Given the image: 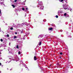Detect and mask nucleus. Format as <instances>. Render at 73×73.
Here are the masks:
<instances>
[{
	"instance_id": "obj_11",
	"label": "nucleus",
	"mask_w": 73,
	"mask_h": 73,
	"mask_svg": "<svg viewBox=\"0 0 73 73\" xmlns=\"http://www.w3.org/2000/svg\"><path fill=\"white\" fill-rule=\"evenodd\" d=\"M14 39L16 38H17V36H14Z\"/></svg>"
},
{
	"instance_id": "obj_17",
	"label": "nucleus",
	"mask_w": 73,
	"mask_h": 73,
	"mask_svg": "<svg viewBox=\"0 0 73 73\" xmlns=\"http://www.w3.org/2000/svg\"><path fill=\"white\" fill-rule=\"evenodd\" d=\"M18 54H20V51L19 52Z\"/></svg>"
},
{
	"instance_id": "obj_27",
	"label": "nucleus",
	"mask_w": 73,
	"mask_h": 73,
	"mask_svg": "<svg viewBox=\"0 0 73 73\" xmlns=\"http://www.w3.org/2000/svg\"><path fill=\"white\" fill-rule=\"evenodd\" d=\"M60 58H61V56H60Z\"/></svg>"
},
{
	"instance_id": "obj_30",
	"label": "nucleus",
	"mask_w": 73,
	"mask_h": 73,
	"mask_svg": "<svg viewBox=\"0 0 73 73\" xmlns=\"http://www.w3.org/2000/svg\"><path fill=\"white\" fill-rule=\"evenodd\" d=\"M10 70H12V69H11Z\"/></svg>"
},
{
	"instance_id": "obj_23",
	"label": "nucleus",
	"mask_w": 73,
	"mask_h": 73,
	"mask_svg": "<svg viewBox=\"0 0 73 73\" xmlns=\"http://www.w3.org/2000/svg\"><path fill=\"white\" fill-rule=\"evenodd\" d=\"M21 33H23V31H21Z\"/></svg>"
},
{
	"instance_id": "obj_2",
	"label": "nucleus",
	"mask_w": 73,
	"mask_h": 73,
	"mask_svg": "<svg viewBox=\"0 0 73 73\" xmlns=\"http://www.w3.org/2000/svg\"><path fill=\"white\" fill-rule=\"evenodd\" d=\"M39 7H40V9H41V10H42L44 9V6L42 5L40 6Z\"/></svg>"
},
{
	"instance_id": "obj_1",
	"label": "nucleus",
	"mask_w": 73,
	"mask_h": 73,
	"mask_svg": "<svg viewBox=\"0 0 73 73\" xmlns=\"http://www.w3.org/2000/svg\"><path fill=\"white\" fill-rule=\"evenodd\" d=\"M43 5V3L41 1L39 2V4L37 5V7H39L40 6H41Z\"/></svg>"
},
{
	"instance_id": "obj_18",
	"label": "nucleus",
	"mask_w": 73,
	"mask_h": 73,
	"mask_svg": "<svg viewBox=\"0 0 73 73\" xmlns=\"http://www.w3.org/2000/svg\"><path fill=\"white\" fill-rule=\"evenodd\" d=\"M64 16H66V13H65L64 14Z\"/></svg>"
},
{
	"instance_id": "obj_21",
	"label": "nucleus",
	"mask_w": 73,
	"mask_h": 73,
	"mask_svg": "<svg viewBox=\"0 0 73 73\" xmlns=\"http://www.w3.org/2000/svg\"><path fill=\"white\" fill-rule=\"evenodd\" d=\"M15 35H17V32H16L15 33Z\"/></svg>"
},
{
	"instance_id": "obj_15",
	"label": "nucleus",
	"mask_w": 73,
	"mask_h": 73,
	"mask_svg": "<svg viewBox=\"0 0 73 73\" xmlns=\"http://www.w3.org/2000/svg\"><path fill=\"white\" fill-rule=\"evenodd\" d=\"M57 65H60V64H59V63H58V62L57 63Z\"/></svg>"
},
{
	"instance_id": "obj_19",
	"label": "nucleus",
	"mask_w": 73,
	"mask_h": 73,
	"mask_svg": "<svg viewBox=\"0 0 73 73\" xmlns=\"http://www.w3.org/2000/svg\"><path fill=\"white\" fill-rule=\"evenodd\" d=\"M17 0H15L14 1L16 2H17Z\"/></svg>"
},
{
	"instance_id": "obj_28",
	"label": "nucleus",
	"mask_w": 73,
	"mask_h": 73,
	"mask_svg": "<svg viewBox=\"0 0 73 73\" xmlns=\"http://www.w3.org/2000/svg\"><path fill=\"white\" fill-rule=\"evenodd\" d=\"M21 70H23V69L22 68L21 69Z\"/></svg>"
},
{
	"instance_id": "obj_6",
	"label": "nucleus",
	"mask_w": 73,
	"mask_h": 73,
	"mask_svg": "<svg viewBox=\"0 0 73 73\" xmlns=\"http://www.w3.org/2000/svg\"><path fill=\"white\" fill-rule=\"evenodd\" d=\"M53 29V28H51L48 29V30H50V31H52V30Z\"/></svg>"
},
{
	"instance_id": "obj_4",
	"label": "nucleus",
	"mask_w": 73,
	"mask_h": 73,
	"mask_svg": "<svg viewBox=\"0 0 73 73\" xmlns=\"http://www.w3.org/2000/svg\"><path fill=\"white\" fill-rule=\"evenodd\" d=\"M66 7V5H65L64 6V9H65V10H66V9H68V8H66V7Z\"/></svg>"
},
{
	"instance_id": "obj_29",
	"label": "nucleus",
	"mask_w": 73,
	"mask_h": 73,
	"mask_svg": "<svg viewBox=\"0 0 73 73\" xmlns=\"http://www.w3.org/2000/svg\"><path fill=\"white\" fill-rule=\"evenodd\" d=\"M10 61H10V62H10Z\"/></svg>"
},
{
	"instance_id": "obj_25",
	"label": "nucleus",
	"mask_w": 73,
	"mask_h": 73,
	"mask_svg": "<svg viewBox=\"0 0 73 73\" xmlns=\"http://www.w3.org/2000/svg\"><path fill=\"white\" fill-rule=\"evenodd\" d=\"M26 10H27V9H28V8H26Z\"/></svg>"
},
{
	"instance_id": "obj_20",
	"label": "nucleus",
	"mask_w": 73,
	"mask_h": 73,
	"mask_svg": "<svg viewBox=\"0 0 73 73\" xmlns=\"http://www.w3.org/2000/svg\"><path fill=\"white\" fill-rule=\"evenodd\" d=\"M64 1V0H60V2H62Z\"/></svg>"
},
{
	"instance_id": "obj_13",
	"label": "nucleus",
	"mask_w": 73,
	"mask_h": 73,
	"mask_svg": "<svg viewBox=\"0 0 73 73\" xmlns=\"http://www.w3.org/2000/svg\"><path fill=\"white\" fill-rule=\"evenodd\" d=\"M60 55H62V52H60Z\"/></svg>"
},
{
	"instance_id": "obj_16",
	"label": "nucleus",
	"mask_w": 73,
	"mask_h": 73,
	"mask_svg": "<svg viewBox=\"0 0 73 73\" xmlns=\"http://www.w3.org/2000/svg\"><path fill=\"white\" fill-rule=\"evenodd\" d=\"M1 42H3V39H1Z\"/></svg>"
},
{
	"instance_id": "obj_7",
	"label": "nucleus",
	"mask_w": 73,
	"mask_h": 73,
	"mask_svg": "<svg viewBox=\"0 0 73 73\" xmlns=\"http://www.w3.org/2000/svg\"><path fill=\"white\" fill-rule=\"evenodd\" d=\"M12 6L13 8H15V5H12Z\"/></svg>"
},
{
	"instance_id": "obj_3",
	"label": "nucleus",
	"mask_w": 73,
	"mask_h": 73,
	"mask_svg": "<svg viewBox=\"0 0 73 73\" xmlns=\"http://www.w3.org/2000/svg\"><path fill=\"white\" fill-rule=\"evenodd\" d=\"M37 58H36V56H35L34 58V60H35V61H36V60H37Z\"/></svg>"
},
{
	"instance_id": "obj_8",
	"label": "nucleus",
	"mask_w": 73,
	"mask_h": 73,
	"mask_svg": "<svg viewBox=\"0 0 73 73\" xmlns=\"http://www.w3.org/2000/svg\"><path fill=\"white\" fill-rule=\"evenodd\" d=\"M13 27H11V28H10V29L11 30H13Z\"/></svg>"
},
{
	"instance_id": "obj_24",
	"label": "nucleus",
	"mask_w": 73,
	"mask_h": 73,
	"mask_svg": "<svg viewBox=\"0 0 73 73\" xmlns=\"http://www.w3.org/2000/svg\"><path fill=\"white\" fill-rule=\"evenodd\" d=\"M1 13V10H0V14Z\"/></svg>"
},
{
	"instance_id": "obj_9",
	"label": "nucleus",
	"mask_w": 73,
	"mask_h": 73,
	"mask_svg": "<svg viewBox=\"0 0 73 73\" xmlns=\"http://www.w3.org/2000/svg\"><path fill=\"white\" fill-rule=\"evenodd\" d=\"M17 49H19V45H17Z\"/></svg>"
},
{
	"instance_id": "obj_10",
	"label": "nucleus",
	"mask_w": 73,
	"mask_h": 73,
	"mask_svg": "<svg viewBox=\"0 0 73 73\" xmlns=\"http://www.w3.org/2000/svg\"><path fill=\"white\" fill-rule=\"evenodd\" d=\"M22 9L23 11H24V10H25V9L24 7L22 8Z\"/></svg>"
},
{
	"instance_id": "obj_14",
	"label": "nucleus",
	"mask_w": 73,
	"mask_h": 73,
	"mask_svg": "<svg viewBox=\"0 0 73 73\" xmlns=\"http://www.w3.org/2000/svg\"><path fill=\"white\" fill-rule=\"evenodd\" d=\"M56 18H58V15H56Z\"/></svg>"
},
{
	"instance_id": "obj_5",
	"label": "nucleus",
	"mask_w": 73,
	"mask_h": 73,
	"mask_svg": "<svg viewBox=\"0 0 73 73\" xmlns=\"http://www.w3.org/2000/svg\"><path fill=\"white\" fill-rule=\"evenodd\" d=\"M42 43V42H39V46H40V45H41V43Z\"/></svg>"
},
{
	"instance_id": "obj_12",
	"label": "nucleus",
	"mask_w": 73,
	"mask_h": 73,
	"mask_svg": "<svg viewBox=\"0 0 73 73\" xmlns=\"http://www.w3.org/2000/svg\"><path fill=\"white\" fill-rule=\"evenodd\" d=\"M7 37H9V35L7 34Z\"/></svg>"
},
{
	"instance_id": "obj_22",
	"label": "nucleus",
	"mask_w": 73,
	"mask_h": 73,
	"mask_svg": "<svg viewBox=\"0 0 73 73\" xmlns=\"http://www.w3.org/2000/svg\"><path fill=\"white\" fill-rule=\"evenodd\" d=\"M1 65V63H0V66Z\"/></svg>"
},
{
	"instance_id": "obj_26",
	"label": "nucleus",
	"mask_w": 73,
	"mask_h": 73,
	"mask_svg": "<svg viewBox=\"0 0 73 73\" xmlns=\"http://www.w3.org/2000/svg\"><path fill=\"white\" fill-rule=\"evenodd\" d=\"M1 54V52H0V54Z\"/></svg>"
}]
</instances>
